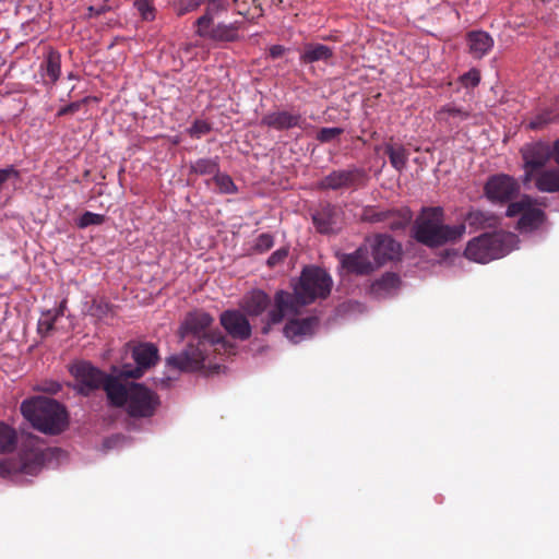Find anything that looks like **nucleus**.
Returning a JSON list of instances; mask_svg holds the SVG:
<instances>
[{"label":"nucleus","instance_id":"1","mask_svg":"<svg viewBox=\"0 0 559 559\" xmlns=\"http://www.w3.org/2000/svg\"><path fill=\"white\" fill-rule=\"evenodd\" d=\"M213 323V316L204 310L188 312L178 330L180 340L188 341L187 346L181 353L169 356L167 366L179 371L193 372L204 367L211 349L231 353L234 345L223 332L212 329Z\"/></svg>","mask_w":559,"mask_h":559},{"label":"nucleus","instance_id":"2","mask_svg":"<svg viewBox=\"0 0 559 559\" xmlns=\"http://www.w3.org/2000/svg\"><path fill=\"white\" fill-rule=\"evenodd\" d=\"M331 275L319 266H306L299 277L294 293L277 290L274 295V308L269 311L261 329L262 334H269L272 326L283 322L286 316H297L300 308L325 299L332 289Z\"/></svg>","mask_w":559,"mask_h":559},{"label":"nucleus","instance_id":"3","mask_svg":"<svg viewBox=\"0 0 559 559\" xmlns=\"http://www.w3.org/2000/svg\"><path fill=\"white\" fill-rule=\"evenodd\" d=\"M106 397L109 406L122 408L133 419L152 418L160 406L155 391L142 383H123L121 379L107 383Z\"/></svg>","mask_w":559,"mask_h":559},{"label":"nucleus","instance_id":"4","mask_svg":"<svg viewBox=\"0 0 559 559\" xmlns=\"http://www.w3.org/2000/svg\"><path fill=\"white\" fill-rule=\"evenodd\" d=\"M442 207H424L415 219L413 237L429 248H439L448 242L460 240L465 234V225H445Z\"/></svg>","mask_w":559,"mask_h":559},{"label":"nucleus","instance_id":"5","mask_svg":"<svg viewBox=\"0 0 559 559\" xmlns=\"http://www.w3.org/2000/svg\"><path fill=\"white\" fill-rule=\"evenodd\" d=\"M23 417L41 433L57 436L69 426L67 408L58 401L45 396H33L21 404Z\"/></svg>","mask_w":559,"mask_h":559},{"label":"nucleus","instance_id":"6","mask_svg":"<svg viewBox=\"0 0 559 559\" xmlns=\"http://www.w3.org/2000/svg\"><path fill=\"white\" fill-rule=\"evenodd\" d=\"M515 240V235L511 233H485L467 242L464 255L477 263H488L507 255L512 250Z\"/></svg>","mask_w":559,"mask_h":559},{"label":"nucleus","instance_id":"7","mask_svg":"<svg viewBox=\"0 0 559 559\" xmlns=\"http://www.w3.org/2000/svg\"><path fill=\"white\" fill-rule=\"evenodd\" d=\"M69 371L74 378L72 389L82 396H90L100 388L106 392L107 383L111 379H120L118 373L112 371L111 374H107L88 361H78L70 366Z\"/></svg>","mask_w":559,"mask_h":559},{"label":"nucleus","instance_id":"8","mask_svg":"<svg viewBox=\"0 0 559 559\" xmlns=\"http://www.w3.org/2000/svg\"><path fill=\"white\" fill-rule=\"evenodd\" d=\"M368 176L365 169L349 166L343 169H335L324 176L318 182L320 190H357L366 186Z\"/></svg>","mask_w":559,"mask_h":559},{"label":"nucleus","instance_id":"9","mask_svg":"<svg viewBox=\"0 0 559 559\" xmlns=\"http://www.w3.org/2000/svg\"><path fill=\"white\" fill-rule=\"evenodd\" d=\"M132 358L136 366L124 364L120 369L114 367L112 371L120 379H139L146 370L158 361V349L154 344L141 343L133 347Z\"/></svg>","mask_w":559,"mask_h":559},{"label":"nucleus","instance_id":"10","mask_svg":"<svg viewBox=\"0 0 559 559\" xmlns=\"http://www.w3.org/2000/svg\"><path fill=\"white\" fill-rule=\"evenodd\" d=\"M524 160V183L533 180V177L546 168L547 162L552 158V147L543 142L526 144L521 150Z\"/></svg>","mask_w":559,"mask_h":559},{"label":"nucleus","instance_id":"11","mask_svg":"<svg viewBox=\"0 0 559 559\" xmlns=\"http://www.w3.org/2000/svg\"><path fill=\"white\" fill-rule=\"evenodd\" d=\"M506 215L509 217L520 215L518 226L522 231L537 229L546 218L545 212L538 207L532 206L528 198L509 203Z\"/></svg>","mask_w":559,"mask_h":559},{"label":"nucleus","instance_id":"12","mask_svg":"<svg viewBox=\"0 0 559 559\" xmlns=\"http://www.w3.org/2000/svg\"><path fill=\"white\" fill-rule=\"evenodd\" d=\"M371 252L368 246L362 245L354 252L342 253L338 255L342 267L356 276H368L378 270L374 260H371Z\"/></svg>","mask_w":559,"mask_h":559},{"label":"nucleus","instance_id":"13","mask_svg":"<svg viewBox=\"0 0 559 559\" xmlns=\"http://www.w3.org/2000/svg\"><path fill=\"white\" fill-rule=\"evenodd\" d=\"M219 324L226 335L233 340L247 341L251 337L252 326L248 316L241 309H227L219 314Z\"/></svg>","mask_w":559,"mask_h":559},{"label":"nucleus","instance_id":"14","mask_svg":"<svg viewBox=\"0 0 559 559\" xmlns=\"http://www.w3.org/2000/svg\"><path fill=\"white\" fill-rule=\"evenodd\" d=\"M519 183L508 175L491 176L485 185V194L491 202L508 203L519 192Z\"/></svg>","mask_w":559,"mask_h":559},{"label":"nucleus","instance_id":"15","mask_svg":"<svg viewBox=\"0 0 559 559\" xmlns=\"http://www.w3.org/2000/svg\"><path fill=\"white\" fill-rule=\"evenodd\" d=\"M378 269L389 261L399 260L402 254V246L389 235H376L370 250Z\"/></svg>","mask_w":559,"mask_h":559},{"label":"nucleus","instance_id":"16","mask_svg":"<svg viewBox=\"0 0 559 559\" xmlns=\"http://www.w3.org/2000/svg\"><path fill=\"white\" fill-rule=\"evenodd\" d=\"M261 124L276 131H285L294 128L304 130L307 126V121L298 112L275 110L264 115L261 119Z\"/></svg>","mask_w":559,"mask_h":559},{"label":"nucleus","instance_id":"17","mask_svg":"<svg viewBox=\"0 0 559 559\" xmlns=\"http://www.w3.org/2000/svg\"><path fill=\"white\" fill-rule=\"evenodd\" d=\"M312 223L318 233L329 235L336 231L338 212L331 203H321L311 213Z\"/></svg>","mask_w":559,"mask_h":559},{"label":"nucleus","instance_id":"18","mask_svg":"<svg viewBox=\"0 0 559 559\" xmlns=\"http://www.w3.org/2000/svg\"><path fill=\"white\" fill-rule=\"evenodd\" d=\"M239 29L240 23L237 21L228 24L217 23L202 32H197V35L215 43H235L240 39Z\"/></svg>","mask_w":559,"mask_h":559},{"label":"nucleus","instance_id":"19","mask_svg":"<svg viewBox=\"0 0 559 559\" xmlns=\"http://www.w3.org/2000/svg\"><path fill=\"white\" fill-rule=\"evenodd\" d=\"M318 324L317 317L290 319L284 326V334L292 342L298 343L302 337L312 335Z\"/></svg>","mask_w":559,"mask_h":559},{"label":"nucleus","instance_id":"20","mask_svg":"<svg viewBox=\"0 0 559 559\" xmlns=\"http://www.w3.org/2000/svg\"><path fill=\"white\" fill-rule=\"evenodd\" d=\"M271 299L266 293L261 289H254L243 296L239 306L249 317L261 316L270 306Z\"/></svg>","mask_w":559,"mask_h":559},{"label":"nucleus","instance_id":"21","mask_svg":"<svg viewBox=\"0 0 559 559\" xmlns=\"http://www.w3.org/2000/svg\"><path fill=\"white\" fill-rule=\"evenodd\" d=\"M464 221L465 227L468 226L473 231L497 228L500 224V218L495 213L479 209H471Z\"/></svg>","mask_w":559,"mask_h":559},{"label":"nucleus","instance_id":"22","mask_svg":"<svg viewBox=\"0 0 559 559\" xmlns=\"http://www.w3.org/2000/svg\"><path fill=\"white\" fill-rule=\"evenodd\" d=\"M468 52L475 59H481L493 47V38L484 31H472L466 35Z\"/></svg>","mask_w":559,"mask_h":559},{"label":"nucleus","instance_id":"23","mask_svg":"<svg viewBox=\"0 0 559 559\" xmlns=\"http://www.w3.org/2000/svg\"><path fill=\"white\" fill-rule=\"evenodd\" d=\"M40 74L53 85L61 75V53L52 47H48L44 60L40 63Z\"/></svg>","mask_w":559,"mask_h":559},{"label":"nucleus","instance_id":"24","mask_svg":"<svg viewBox=\"0 0 559 559\" xmlns=\"http://www.w3.org/2000/svg\"><path fill=\"white\" fill-rule=\"evenodd\" d=\"M228 7L227 0H206L204 13L194 22L195 33L202 32L214 24V19L222 12L227 11Z\"/></svg>","mask_w":559,"mask_h":559},{"label":"nucleus","instance_id":"25","mask_svg":"<svg viewBox=\"0 0 559 559\" xmlns=\"http://www.w3.org/2000/svg\"><path fill=\"white\" fill-rule=\"evenodd\" d=\"M535 187L540 192H559V166L546 167L533 177Z\"/></svg>","mask_w":559,"mask_h":559},{"label":"nucleus","instance_id":"26","mask_svg":"<svg viewBox=\"0 0 559 559\" xmlns=\"http://www.w3.org/2000/svg\"><path fill=\"white\" fill-rule=\"evenodd\" d=\"M334 57V49L323 45L308 43L305 44L300 55V61L305 64L314 63L318 61L328 62Z\"/></svg>","mask_w":559,"mask_h":559},{"label":"nucleus","instance_id":"27","mask_svg":"<svg viewBox=\"0 0 559 559\" xmlns=\"http://www.w3.org/2000/svg\"><path fill=\"white\" fill-rule=\"evenodd\" d=\"M471 117V111L459 107L455 104H448L441 107L437 112V119L449 127H459L461 122Z\"/></svg>","mask_w":559,"mask_h":559},{"label":"nucleus","instance_id":"28","mask_svg":"<svg viewBox=\"0 0 559 559\" xmlns=\"http://www.w3.org/2000/svg\"><path fill=\"white\" fill-rule=\"evenodd\" d=\"M401 280L397 274L388 272L370 285V294L383 298L399 288Z\"/></svg>","mask_w":559,"mask_h":559},{"label":"nucleus","instance_id":"29","mask_svg":"<svg viewBox=\"0 0 559 559\" xmlns=\"http://www.w3.org/2000/svg\"><path fill=\"white\" fill-rule=\"evenodd\" d=\"M45 462L44 453L38 449L23 451L20 454V471L24 474L35 475Z\"/></svg>","mask_w":559,"mask_h":559},{"label":"nucleus","instance_id":"30","mask_svg":"<svg viewBox=\"0 0 559 559\" xmlns=\"http://www.w3.org/2000/svg\"><path fill=\"white\" fill-rule=\"evenodd\" d=\"M384 153L395 170L402 173L405 169L409 154L402 144L386 143L384 145Z\"/></svg>","mask_w":559,"mask_h":559},{"label":"nucleus","instance_id":"31","mask_svg":"<svg viewBox=\"0 0 559 559\" xmlns=\"http://www.w3.org/2000/svg\"><path fill=\"white\" fill-rule=\"evenodd\" d=\"M219 171L218 157L214 158H199L191 163L189 166V174H195L199 176L213 175L215 176Z\"/></svg>","mask_w":559,"mask_h":559},{"label":"nucleus","instance_id":"32","mask_svg":"<svg viewBox=\"0 0 559 559\" xmlns=\"http://www.w3.org/2000/svg\"><path fill=\"white\" fill-rule=\"evenodd\" d=\"M16 444V432L3 421H0V452H11Z\"/></svg>","mask_w":559,"mask_h":559},{"label":"nucleus","instance_id":"33","mask_svg":"<svg viewBox=\"0 0 559 559\" xmlns=\"http://www.w3.org/2000/svg\"><path fill=\"white\" fill-rule=\"evenodd\" d=\"M394 215L393 210H377L374 207H367L364 211L362 219L370 223H385L391 216Z\"/></svg>","mask_w":559,"mask_h":559},{"label":"nucleus","instance_id":"34","mask_svg":"<svg viewBox=\"0 0 559 559\" xmlns=\"http://www.w3.org/2000/svg\"><path fill=\"white\" fill-rule=\"evenodd\" d=\"M213 181L215 182L218 191L225 194H231L237 192V187L234 183L230 176L226 174H221L219 171L213 177Z\"/></svg>","mask_w":559,"mask_h":559},{"label":"nucleus","instance_id":"35","mask_svg":"<svg viewBox=\"0 0 559 559\" xmlns=\"http://www.w3.org/2000/svg\"><path fill=\"white\" fill-rule=\"evenodd\" d=\"M134 7L144 21H153L156 15V9L152 0H134Z\"/></svg>","mask_w":559,"mask_h":559},{"label":"nucleus","instance_id":"36","mask_svg":"<svg viewBox=\"0 0 559 559\" xmlns=\"http://www.w3.org/2000/svg\"><path fill=\"white\" fill-rule=\"evenodd\" d=\"M203 2L204 0H177L175 2V10L178 16H183L195 11Z\"/></svg>","mask_w":559,"mask_h":559},{"label":"nucleus","instance_id":"37","mask_svg":"<svg viewBox=\"0 0 559 559\" xmlns=\"http://www.w3.org/2000/svg\"><path fill=\"white\" fill-rule=\"evenodd\" d=\"M212 126L210 122L201 119H197L192 126L188 129V133L191 138L200 139L201 136L210 133Z\"/></svg>","mask_w":559,"mask_h":559},{"label":"nucleus","instance_id":"38","mask_svg":"<svg viewBox=\"0 0 559 559\" xmlns=\"http://www.w3.org/2000/svg\"><path fill=\"white\" fill-rule=\"evenodd\" d=\"M104 222H105V215L86 211L80 217V219L78 222V226L80 228H86L91 225H102Z\"/></svg>","mask_w":559,"mask_h":559},{"label":"nucleus","instance_id":"39","mask_svg":"<svg viewBox=\"0 0 559 559\" xmlns=\"http://www.w3.org/2000/svg\"><path fill=\"white\" fill-rule=\"evenodd\" d=\"M56 321L57 319L52 316L51 310L43 313L38 321V333L41 335H48L53 330Z\"/></svg>","mask_w":559,"mask_h":559},{"label":"nucleus","instance_id":"40","mask_svg":"<svg viewBox=\"0 0 559 559\" xmlns=\"http://www.w3.org/2000/svg\"><path fill=\"white\" fill-rule=\"evenodd\" d=\"M343 132L344 130L342 128H321L318 131L316 139L321 143H329L340 136Z\"/></svg>","mask_w":559,"mask_h":559},{"label":"nucleus","instance_id":"41","mask_svg":"<svg viewBox=\"0 0 559 559\" xmlns=\"http://www.w3.org/2000/svg\"><path fill=\"white\" fill-rule=\"evenodd\" d=\"M274 245V238L269 233H263L258 236L253 249L258 253H263L270 250Z\"/></svg>","mask_w":559,"mask_h":559},{"label":"nucleus","instance_id":"42","mask_svg":"<svg viewBox=\"0 0 559 559\" xmlns=\"http://www.w3.org/2000/svg\"><path fill=\"white\" fill-rule=\"evenodd\" d=\"M62 389L61 383L55 380H44L39 384L36 385V390L39 392H44L47 394L56 395Z\"/></svg>","mask_w":559,"mask_h":559},{"label":"nucleus","instance_id":"43","mask_svg":"<svg viewBox=\"0 0 559 559\" xmlns=\"http://www.w3.org/2000/svg\"><path fill=\"white\" fill-rule=\"evenodd\" d=\"M552 121L551 112H543L537 115L535 118H533L530 123L528 128L531 130H538L544 128L546 124Z\"/></svg>","mask_w":559,"mask_h":559},{"label":"nucleus","instance_id":"44","mask_svg":"<svg viewBox=\"0 0 559 559\" xmlns=\"http://www.w3.org/2000/svg\"><path fill=\"white\" fill-rule=\"evenodd\" d=\"M407 222L408 217L402 216L397 211H394V215L391 216V218L388 219L385 223L388 224L390 229L400 230L406 226Z\"/></svg>","mask_w":559,"mask_h":559},{"label":"nucleus","instance_id":"45","mask_svg":"<svg viewBox=\"0 0 559 559\" xmlns=\"http://www.w3.org/2000/svg\"><path fill=\"white\" fill-rule=\"evenodd\" d=\"M288 255V249L287 248H280L276 251H274L267 259L266 263L270 267H274L285 261V259Z\"/></svg>","mask_w":559,"mask_h":559},{"label":"nucleus","instance_id":"46","mask_svg":"<svg viewBox=\"0 0 559 559\" xmlns=\"http://www.w3.org/2000/svg\"><path fill=\"white\" fill-rule=\"evenodd\" d=\"M231 4L234 5L237 14L247 17L249 21L254 20V16L249 17V13H250L249 0H231Z\"/></svg>","mask_w":559,"mask_h":559},{"label":"nucleus","instance_id":"47","mask_svg":"<svg viewBox=\"0 0 559 559\" xmlns=\"http://www.w3.org/2000/svg\"><path fill=\"white\" fill-rule=\"evenodd\" d=\"M11 178H13V179L20 178V171L14 166L11 165L7 168L0 169V191L3 188V185Z\"/></svg>","mask_w":559,"mask_h":559},{"label":"nucleus","instance_id":"48","mask_svg":"<svg viewBox=\"0 0 559 559\" xmlns=\"http://www.w3.org/2000/svg\"><path fill=\"white\" fill-rule=\"evenodd\" d=\"M480 81V75L477 70H471L461 76V82L464 86H476Z\"/></svg>","mask_w":559,"mask_h":559},{"label":"nucleus","instance_id":"49","mask_svg":"<svg viewBox=\"0 0 559 559\" xmlns=\"http://www.w3.org/2000/svg\"><path fill=\"white\" fill-rule=\"evenodd\" d=\"M86 102H87V98H84V99L79 100V102L70 103L69 105L61 107L58 110L57 116L58 117H62V116H66V115H72V114L76 112L78 110H80L81 106L83 104H85Z\"/></svg>","mask_w":559,"mask_h":559},{"label":"nucleus","instance_id":"50","mask_svg":"<svg viewBox=\"0 0 559 559\" xmlns=\"http://www.w3.org/2000/svg\"><path fill=\"white\" fill-rule=\"evenodd\" d=\"M286 48L282 45H273L269 49V55L272 59L281 58L285 52Z\"/></svg>","mask_w":559,"mask_h":559},{"label":"nucleus","instance_id":"51","mask_svg":"<svg viewBox=\"0 0 559 559\" xmlns=\"http://www.w3.org/2000/svg\"><path fill=\"white\" fill-rule=\"evenodd\" d=\"M108 9L109 8L107 5H100L98 8L91 5L87 8V17L92 19L94 16H99L107 12Z\"/></svg>","mask_w":559,"mask_h":559},{"label":"nucleus","instance_id":"52","mask_svg":"<svg viewBox=\"0 0 559 559\" xmlns=\"http://www.w3.org/2000/svg\"><path fill=\"white\" fill-rule=\"evenodd\" d=\"M251 3L253 5V8L258 11L257 17H262L264 15V9L262 5V1L261 0H251Z\"/></svg>","mask_w":559,"mask_h":559},{"label":"nucleus","instance_id":"53","mask_svg":"<svg viewBox=\"0 0 559 559\" xmlns=\"http://www.w3.org/2000/svg\"><path fill=\"white\" fill-rule=\"evenodd\" d=\"M552 158L559 166V139L554 142L552 145Z\"/></svg>","mask_w":559,"mask_h":559},{"label":"nucleus","instance_id":"54","mask_svg":"<svg viewBox=\"0 0 559 559\" xmlns=\"http://www.w3.org/2000/svg\"><path fill=\"white\" fill-rule=\"evenodd\" d=\"M63 310H64V302L60 305V307L58 309H56L55 311H52V316L58 319L59 317L63 316Z\"/></svg>","mask_w":559,"mask_h":559},{"label":"nucleus","instance_id":"55","mask_svg":"<svg viewBox=\"0 0 559 559\" xmlns=\"http://www.w3.org/2000/svg\"><path fill=\"white\" fill-rule=\"evenodd\" d=\"M63 310H64V302L60 305V307L58 309H56L55 311H52V316L58 319L59 317L63 316Z\"/></svg>","mask_w":559,"mask_h":559},{"label":"nucleus","instance_id":"56","mask_svg":"<svg viewBox=\"0 0 559 559\" xmlns=\"http://www.w3.org/2000/svg\"><path fill=\"white\" fill-rule=\"evenodd\" d=\"M284 0H271L272 4L274 5H281L283 3Z\"/></svg>","mask_w":559,"mask_h":559},{"label":"nucleus","instance_id":"57","mask_svg":"<svg viewBox=\"0 0 559 559\" xmlns=\"http://www.w3.org/2000/svg\"><path fill=\"white\" fill-rule=\"evenodd\" d=\"M74 75L72 73L69 74V79H73Z\"/></svg>","mask_w":559,"mask_h":559}]
</instances>
